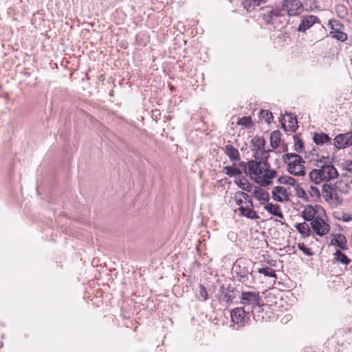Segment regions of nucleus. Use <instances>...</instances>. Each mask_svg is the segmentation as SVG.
Segmentation results:
<instances>
[{
	"instance_id": "4468645a",
	"label": "nucleus",
	"mask_w": 352,
	"mask_h": 352,
	"mask_svg": "<svg viewBox=\"0 0 352 352\" xmlns=\"http://www.w3.org/2000/svg\"><path fill=\"white\" fill-rule=\"evenodd\" d=\"M225 154L229 157L233 165L240 161V153L237 148H234L232 144H226L222 148Z\"/></svg>"
},
{
	"instance_id": "c9c22d12",
	"label": "nucleus",
	"mask_w": 352,
	"mask_h": 352,
	"mask_svg": "<svg viewBox=\"0 0 352 352\" xmlns=\"http://www.w3.org/2000/svg\"><path fill=\"white\" fill-rule=\"evenodd\" d=\"M258 272L264 274L265 276L277 278L276 271L270 267L259 268Z\"/></svg>"
},
{
	"instance_id": "a878e982",
	"label": "nucleus",
	"mask_w": 352,
	"mask_h": 352,
	"mask_svg": "<svg viewBox=\"0 0 352 352\" xmlns=\"http://www.w3.org/2000/svg\"><path fill=\"white\" fill-rule=\"evenodd\" d=\"M235 183L240 188L245 191L250 192L252 190V185L244 177L236 179Z\"/></svg>"
},
{
	"instance_id": "a19ab883",
	"label": "nucleus",
	"mask_w": 352,
	"mask_h": 352,
	"mask_svg": "<svg viewBox=\"0 0 352 352\" xmlns=\"http://www.w3.org/2000/svg\"><path fill=\"white\" fill-rule=\"evenodd\" d=\"M268 152H269V151H265V149L256 150L255 154H254V158H255L254 161H256L258 163H260V166H261V163H262V159H263V155H265Z\"/></svg>"
},
{
	"instance_id": "c85d7f7f",
	"label": "nucleus",
	"mask_w": 352,
	"mask_h": 352,
	"mask_svg": "<svg viewBox=\"0 0 352 352\" xmlns=\"http://www.w3.org/2000/svg\"><path fill=\"white\" fill-rule=\"evenodd\" d=\"M314 141L316 144L320 145L324 143H331V138L327 134L324 133H315L314 135Z\"/></svg>"
},
{
	"instance_id": "7c9ffc66",
	"label": "nucleus",
	"mask_w": 352,
	"mask_h": 352,
	"mask_svg": "<svg viewBox=\"0 0 352 352\" xmlns=\"http://www.w3.org/2000/svg\"><path fill=\"white\" fill-rule=\"evenodd\" d=\"M252 144L255 150L265 149V140L261 137H255L252 140Z\"/></svg>"
},
{
	"instance_id": "603ef678",
	"label": "nucleus",
	"mask_w": 352,
	"mask_h": 352,
	"mask_svg": "<svg viewBox=\"0 0 352 352\" xmlns=\"http://www.w3.org/2000/svg\"><path fill=\"white\" fill-rule=\"evenodd\" d=\"M137 329H138V327H135L134 328V331H137Z\"/></svg>"
},
{
	"instance_id": "f257e3e1",
	"label": "nucleus",
	"mask_w": 352,
	"mask_h": 352,
	"mask_svg": "<svg viewBox=\"0 0 352 352\" xmlns=\"http://www.w3.org/2000/svg\"><path fill=\"white\" fill-rule=\"evenodd\" d=\"M316 166L318 168L309 173L310 180L316 184L324 181L329 182L338 176L337 169L331 164L328 157L316 160Z\"/></svg>"
},
{
	"instance_id": "cd10ccee",
	"label": "nucleus",
	"mask_w": 352,
	"mask_h": 352,
	"mask_svg": "<svg viewBox=\"0 0 352 352\" xmlns=\"http://www.w3.org/2000/svg\"><path fill=\"white\" fill-rule=\"evenodd\" d=\"M265 3V0H245L243 3L244 8L247 10H252L258 6H261Z\"/></svg>"
},
{
	"instance_id": "f3484780",
	"label": "nucleus",
	"mask_w": 352,
	"mask_h": 352,
	"mask_svg": "<svg viewBox=\"0 0 352 352\" xmlns=\"http://www.w3.org/2000/svg\"><path fill=\"white\" fill-rule=\"evenodd\" d=\"M331 235L333 236L330 243L331 245H336L342 250L348 249L346 246L347 240L344 235L342 234H332Z\"/></svg>"
},
{
	"instance_id": "f704fd0d",
	"label": "nucleus",
	"mask_w": 352,
	"mask_h": 352,
	"mask_svg": "<svg viewBox=\"0 0 352 352\" xmlns=\"http://www.w3.org/2000/svg\"><path fill=\"white\" fill-rule=\"evenodd\" d=\"M223 169L226 171V175H228L229 177L241 175L242 173L239 168L231 166H226L223 167Z\"/></svg>"
},
{
	"instance_id": "ea45409f",
	"label": "nucleus",
	"mask_w": 352,
	"mask_h": 352,
	"mask_svg": "<svg viewBox=\"0 0 352 352\" xmlns=\"http://www.w3.org/2000/svg\"><path fill=\"white\" fill-rule=\"evenodd\" d=\"M294 138L296 141L294 144L295 151L298 153H301L304 148V144L302 140L298 138L296 135H294Z\"/></svg>"
},
{
	"instance_id": "f03ea898",
	"label": "nucleus",
	"mask_w": 352,
	"mask_h": 352,
	"mask_svg": "<svg viewBox=\"0 0 352 352\" xmlns=\"http://www.w3.org/2000/svg\"><path fill=\"white\" fill-rule=\"evenodd\" d=\"M248 171L250 178L261 187H267L272 184V179L278 174L276 170L261 169L260 163L253 160L248 162Z\"/></svg>"
},
{
	"instance_id": "bb28decb",
	"label": "nucleus",
	"mask_w": 352,
	"mask_h": 352,
	"mask_svg": "<svg viewBox=\"0 0 352 352\" xmlns=\"http://www.w3.org/2000/svg\"><path fill=\"white\" fill-rule=\"evenodd\" d=\"M281 140V133L280 131L276 130L273 131L270 135V145L273 148H276L279 146Z\"/></svg>"
},
{
	"instance_id": "ddd939ff",
	"label": "nucleus",
	"mask_w": 352,
	"mask_h": 352,
	"mask_svg": "<svg viewBox=\"0 0 352 352\" xmlns=\"http://www.w3.org/2000/svg\"><path fill=\"white\" fill-rule=\"evenodd\" d=\"M334 145L338 148H343L352 145V133H340L336 136L333 140Z\"/></svg>"
},
{
	"instance_id": "1a4fd4ad",
	"label": "nucleus",
	"mask_w": 352,
	"mask_h": 352,
	"mask_svg": "<svg viewBox=\"0 0 352 352\" xmlns=\"http://www.w3.org/2000/svg\"><path fill=\"white\" fill-rule=\"evenodd\" d=\"M328 26L331 29L329 36L339 41L344 42L347 39V34L342 32L344 25L338 20H329Z\"/></svg>"
},
{
	"instance_id": "f8f14e48",
	"label": "nucleus",
	"mask_w": 352,
	"mask_h": 352,
	"mask_svg": "<svg viewBox=\"0 0 352 352\" xmlns=\"http://www.w3.org/2000/svg\"><path fill=\"white\" fill-rule=\"evenodd\" d=\"M316 23H319V19L316 16H303L301 17L300 23L299 24L297 30L298 32H305Z\"/></svg>"
},
{
	"instance_id": "b1692460",
	"label": "nucleus",
	"mask_w": 352,
	"mask_h": 352,
	"mask_svg": "<svg viewBox=\"0 0 352 352\" xmlns=\"http://www.w3.org/2000/svg\"><path fill=\"white\" fill-rule=\"evenodd\" d=\"M333 262L348 265L351 262V260L341 250H336L333 254Z\"/></svg>"
},
{
	"instance_id": "58836bf2",
	"label": "nucleus",
	"mask_w": 352,
	"mask_h": 352,
	"mask_svg": "<svg viewBox=\"0 0 352 352\" xmlns=\"http://www.w3.org/2000/svg\"><path fill=\"white\" fill-rule=\"evenodd\" d=\"M308 192H309V194L311 196V197H312L314 201H316L320 198V190L317 187H316L314 186H311L309 188V190Z\"/></svg>"
},
{
	"instance_id": "09e8293b",
	"label": "nucleus",
	"mask_w": 352,
	"mask_h": 352,
	"mask_svg": "<svg viewBox=\"0 0 352 352\" xmlns=\"http://www.w3.org/2000/svg\"><path fill=\"white\" fill-rule=\"evenodd\" d=\"M235 201L236 205L239 206L240 207L243 206V204L244 203V201L242 199H236V197H235Z\"/></svg>"
},
{
	"instance_id": "5701e85b",
	"label": "nucleus",
	"mask_w": 352,
	"mask_h": 352,
	"mask_svg": "<svg viewBox=\"0 0 352 352\" xmlns=\"http://www.w3.org/2000/svg\"><path fill=\"white\" fill-rule=\"evenodd\" d=\"M316 213V211L314 208V207L311 205L307 206L304 210L302 212V217L307 221H312L315 219L314 216Z\"/></svg>"
},
{
	"instance_id": "9b49d317",
	"label": "nucleus",
	"mask_w": 352,
	"mask_h": 352,
	"mask_svg": "<svg viewBox=\"0 0 352 352\" xmlns=\"http://www.w3.org/2000/svg\"><path fill=\"white\" fill-rule=\"evenodd\" d=\"M311 227L317 235H326L330 230V226L322 218L316 217L311 222Z\"/></svg>"
},
{
	"instance_id": "aec40b11",
	"label": "nucleus",
	"mask_w": 352,
	"mask_h": 352,
	"mask_svg": "<svg viewBox=\"0 0 352 352\" xmlns=\"http://www.w3.org/2000/svg\"><path fill=\"white\" fill-rule=\"evenodd\" d=\"M264 209L274 216L278 217L280 219H284V215L280 211L279 205H274L272 203H270L268 201L264 206Z\"/></svg>"
},
{
	"instance_id": "3c124183",
	"label": "nucleus",
	"mask_w": 352,
	"mask_h": 352,
	"mask_svg": "<svg viewBox=\"0 0 352 352\" xmlns=\"http://www.w3.org/2000/svg\"><path fill=\"white\" fill-rule=\"evenodd\" d=\"M270 155L268 153H267L265 155H263V159H262V161H268Z\"/></svg>"
},
{
	"instance_id": "423d86ee",
	"label": "nucleus",
	"mask_w": 352,
	"mask_h": 352,
	"mask_svg": "<svg viewBox=\"0 0 352 352\" xmlns=\"http://www.w3.org/2000/svg\"><path fill=\"white\" fill-rule=\"evenodd\" d=\"M261 297L259 292H243L241 296L240 302L245 306L252 307L251 315L256 321H261L263 317L256 315V312H260L261 309L260 305Z\"/></svg>"
},
{
	"instance_id": "0eeeda50",
	"label": "nucleus",
	"mask_w": 352,
	"mask_h": 352,
	"mask_svg": "<svg viewBox=\"0 0 352 352\" xmlns=\"http://www.w3.org/2000/svg\"><path fill=\"white\" fill-rule=\"evenodd\" d=\"M237 294L239 292L230 283H224L220 287L219 300L220 302L230 304L236 298Z\"/></svg>"
},
{
	"instance_id": "20e7f679",
	"label": "nucleus",
	"mask_w": 352,
	"mask_h": 352,
	"mask_svg": "<svg viewBox=\"0 0 352 352\" xmlns=\"http://www.w3.org/2000/svg\"><path fill=\"white\" fill-rule=\"evenodd\" d=\"M258 16L265 24L274 25L282 23L283 10L278 6L267 5L260 8Z\"/></svg>"
},
{
	"instance_id": "de8ad7c7",
	"label": "nucleus",
	"mask_w": 352,
	"mask_h": 352,
	"mask_svg": "<svg viewBox=\"0 0 352 352\" xmlns=\"http://www.w3.org/2000/svg\"><path fill=\"white\" fill-rule=\"evenodd\" d=\"M245 203L246 204L245 207L250 208L253 209L254 204H253V201L252 200L251 198L250 199H248L247 201H245Z\"/></svg>"
},
{
	"instance_id": "473e14b6",
	"label": "nucleus",
	"mask_w": 352,
	"mask_h": 352,
	"mask_svg": "<svg viewBox=\"0 0 352 352\" xmlns=\"http://www.w3.org/2000/svg\"><path fill=\"white\" fill-rule=\"evenodd\" d=\"M198 298L201 301H206L209 298L208 292L204 285L199 284L198 287Z\"/></svg>"
},
{
	"instance_id": "79ce46f5",
	"label": "nucleus",
	"mask_w": 352,
	"mask_h": 352,
	"mask_svg": "<svg viewBox=\"0 0 352 352\" xmlns=\"http://www.w3.org/2000/svg\"><path fill=\"white\" fill-rule=\"evenodd\" d=\"M298 247L299 250L302 251L305 255L312 256L314 254V252L311 251V250L309 248H307V246L303 243H298Z\"/></svg>"
},
{
	"instance_id": "8fccbe9b",
	"label": "nucleus",
	"mask_w": 352,
	"mask_h": 352,
	"mask_svg": "<svg viewBox=\"0 0 352 352\" xmlns=\"http://www.w3.org/2000/svg\"><path fill=\"white\" fill-rule=\"evenodd\" d=\"M239 166L241 167V168H248V163L246 164L245 162H241L239 163Z\"/></svg>"
},
{
	"instance_id": "c03bdc74",
	"label": "nucleus",
	"mask_w": 352,
	"mask_h": 352,
	"mask_svg": "<svg viewBox=\"0 0 352 352\" xmlns=\"http://www.w3.org/2000/svg\"><path fill=\"white\" fill-rule=\"evenodd\" d=\"M340 219L344 222H349L352 221V216L346 213H343L342 218H340Z\"/></svg>"
},
{
	"instance_id": "e433bc0d",
	"label": "nucleus",
	"mask_w": 352,
	"mask_h": 352,
	"mask_svg": "<svg viewBox=\"0 0 352 352\" xmlns=\"http://www.w3.org/2000/svg\"><path fill=\"white\" fill-rule=\"evenodd\" d=\"M237 124L245 126L247 129H251L252 126V120L250 116H243L237 122Z\"/></svg>"
},
{
	"instance_id": "393cba45",
	"label": "nucleus",
	"mask_w": 352,
	"mask_h": 352,
	"mask_svg": "<svg viewBox=\"0 0 352 352\" xmlns=\"http://www.w3.org/2000/svg\"><path fill=\"white\" fill-rule=\"evenodd\" d=\"M254 195L257 200L268 202L270 201V195L267 191L262 188L256 187L254 190Z\"/></svg>"
},
{
	"instance_id": "49530a36",
	"label": "nucleus",
	"mask_w": 352,
	"mask_h": 352,
	"mask_svg": "<svg viewBox=\"0 0 352 352\" xmlns=\"http://www.w3.org/2000/svg\"><path fill=\"white\" fill-rule=\"evenodd\" d=\"M344 167L346 170L352 173V160L345 161L344 162Z\"/></svg>"
},
{
	"instance_id": "7ed1b4c3",
	"label": "nucleus",
	"mask_w": 352,
	"mask_h": 352,
	"mask_svg": "<svg viewBox=\"0 0 352 352\" xmlns=\"http://www.w3.org/2000/svg\"><path fill=\"white\" fill-rule=\"evenodd\" d=\"M352 189V178L348 177L345 179L339 180L334 185L325 183L322 189V195L327 201L334 200L340 204L342 199L340 193L349 194Z\"/></svg>"
},
{
	"instance_id": "4c0bfd02",
	"label": "nucleus",
	"mask_w": 352,
	"mask_h": 352,
	"mask_svg": "<svg viewBox=\"0 0 352 352\" xmlns=\"http://www.w3.org/2000/svg\"><path fill=\"white\" fill-rule=\"evenodd\" d=\"M337 15L341 19H346L348 15V10L344 5H337L336 7Z\"/></svg>"
},
{
	"instance_id": "37998d69",
	"label": "nucleus",
	"mask_w": 352,
	"mask_h": 352,
	"mask_svg": "<svg viewBox=\"0 0 352 352\" xmlns=\"http://www.w3.org/2000/svg\"><path fill=\"white\" fill-rule=\"evenodd\" d=\"M238 196L242 197L245 200V201L250 199V197L248 193L242 191H238L236 192L235 197H236Z\"/></svg>"
},
{
	"instance_id": "6e6552de",
	"label": "nucleus",
	"mask_w": 352,
	"mask_h": 352,
	"mask_svg": "<svg viewBox=\"0 0 352 352\" xmlns=\"http://www.w3.org/2000/svg\"><path fill=\"white\" fill-rule=\"evenodd\" d=\"M281 10H283V16L287 13L289 16L298 15L303 10V6L298 0H283Z\"/></svg>"
},
{
	"instance_id": "2eb2a0df",
	"label": "nucleus",
	"mask_w": 352,
	"mask_h": 352,
	"mask_svg": "<svg viewBox=\"0 0 352 352\" xmlns=\"http://www.w3.org/2000/svg\"><path fill=\"white\" fill-rule=\"evenodd\" d=\"M283 160L285 164H287V167H289V164H294V166H296L305 163L302 157L298 154L296 153L284 154L283 155Z\"/></svg>"
},
{
	"instance_id": "a18cd8bd",
	"label": "nucleus",
	"mask_w": 352,
	"mask_h": 352,
	"mask_svg": "<svg viewBox=\"0 0 352 352\" xmlns=\"http://www.w3.org/2000/svg\"><path fill=\"white\" fill-rule=\"evenodd\" d=\"M261 169H263V170H272L270 168V164H269L268 161H262Z\"/></svg>"
},
{
	"instance_id": "4be33fe9",
	"label": "nucleus",
	"mask_w": 352,
	"mask_h": 352,
	"mask_svg": "<svg viewBox=\"0 0 352 352\" xmlns=\"http://www.w3.org/2000/svg\"><path fill=\"white\" fill-rule=\"evenodd\" d=\"M294 227L298 230V232L301 234V236L302 238L305 239L310 235L311 230L307 223H296Z\"/></svg>"
},
{
	"instance_id": "9d476101",
	"label": "nucleus",
	"mask_w": 352,
	"mask_h": 352,
	"mask_svg": "<svg viewBox=\"0 0 352 352\" xmlns=\"http://www.w3.org/2000/svg\"><path fill=\"white\" fill-rule=\"evenodd\" d=\"M250 316L251 311H245L243 307H236L231 311L232 321L239 327H243Z\"/></svg>"
},
{
	"instance_id": "72a5a7b5",
	"label": "nucleus",
	"mask_w": 352,
	"mask_h": 352,
	"mask_svg": "<svg viewBox=\"0 0 352 352\" xmlns=\"http://www.w3.org/2000/svg\"><path fill=\"white\" fill-rule=\"evenodd\" d=\"M295 187L296 196L305 201H309V197L306 191L302 188L300 187L298 184L296 185Z\"/></svg>"
},
{
	"instance_id": "c756f323",
	"label": "nucleus",
	"mask_w": 352,
	"mask_h": 352,
	"mask_svg": "<svg viewBox=\"0 0 352 352\" xmlns=\"http://www.w3.org/2000/svg\"><path fill=\"white\" fill-rule=\"evenodd\" d=\"M273 115L271 111L268 110L261 109L259 113V121H265L267 124H270L273 120Z\"/></svg>"
},
{
	"instance_id": "2f4dec72",
	"label": "nucleus",
	"mask_w": 352,
	"mask_h": 352,
	"mask_svg": "<svg viewBox=\"0 0 352 352\" xmlns=\"http://www.w3.org/2000/svg\"><path fill=\"white\" fill-rule=\"evenodd\" d=\"M277 182L278 184H288V185H290V186H295L296 185L298 184V182L296 179H294V177H289V176H285V177H280L278 180H277Z\"/></svg>"
},
{
	"instance_id": "dca6fc26",
	"label": "nucleus",
	"mask_w": 352,
	"mask_h": 352,
	"mask_svg": "<svg viewBox=\"0 0 352 352\" xmlns=\"http://www.w3.org/2000/svg\"><path fill=\"white\" fill-rule=\"evenodd\" d=\"M272 194L273 199L276 201L283 202L288 199L287 190L283 186H277L274 187Z\"/></svg>"
},
{
	"instance_id": "39448f33",
	"label": "nucleus",
	"mask_w": 352,
	"mask_h": 352,
	"mask_svg": "<svg viewBox=\"0 0 352 352\" xmlns=\"http://www.w3.org/2000/svg\"><path fill=\"white\" fill-rule=\"evenodd\" d=\"M232 270L239 282L246 284L250 277L254 279L252 263L250 260L239 258L234 263Z\"/></svg>"
},
{
	"instance_id": "6ab92c4d",
	"label": "nucleus",
	"mask_w": 352,
	"mask_h": 352,
	"mask_svg": "<svg viewBox=\"0 0 352 352\" xmlns=\"http://www.w3.org/2000/svg\"><path fill=\"white\" fill-rule=\"evenodd\" d=\"M238 210L239 211L241 216L245 217L248 219L256 220L260 218L256 212L252 208L241 206L238 208Z\"/></svg>"
},
{
	"instance_id": "a211bd4d",
	"label": "nucleus",
	"mask_w": 352,
	"mask_h": 352,
	"mask_svg": "<svg viewBox=\"0 0 352 352\" xmlns=\"http://www.w3.org/2000/svg\"><path fill=\"white\" fill-rule=\"evenodd\" d=\"M287 117L289 124L286 125L285 122H282V128L286 131L294 132L298 128L297 119L292 113H287Z\"/></svg>"
},
{
	"instance_id": "412c9836",
	"label": "nucleus",
	"mask_w": 352,
	"mask_h": 352,
	"mask_svg": "<svg viewBox=\"0 0 352 352\" xmlns=\"http://www.w3.org/2000/svg\"><path fill=\"white\" fill-rule=\"evenodd\" d=\"M305 168L304 164L294 166L289 164L287 167L288 172L294 176H303L305 175Z\"/></svg>"
}]
</instances>
